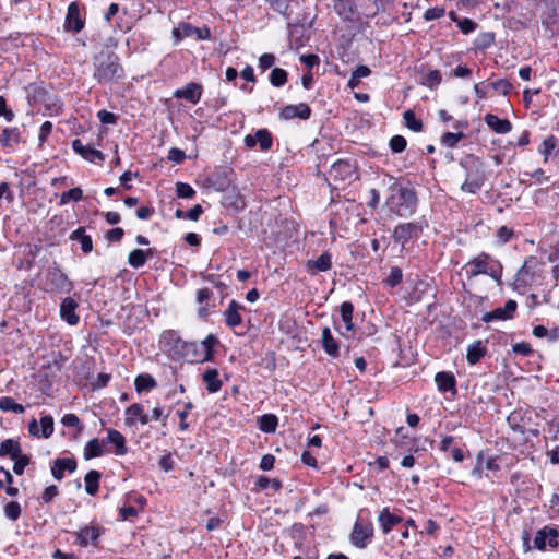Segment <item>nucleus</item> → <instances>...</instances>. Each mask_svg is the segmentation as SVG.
Listing matches in <instances>:
<instances>
[{
	"label": "nucleus",
	"mask_w": 559,
	"mask_h": 559,
	"mask_svg": "<svg viewBox=\"0 0 559 559\" xmlns=\"http://www.w3.org/2000/svg\"><path fill=\"white\" fill-rule=\"evenodd\" d=\"M93 78L99 84L118 83L124 78L119 57L111 51H102L93 59Z\"/></svg>",
	"instance_id": "1"
},
{
	"label": "nucleus",
	"mask_w": 559,
	"mask_h": 559,
	"mask_svg": "<svg viewBox=\"0 0 559 559\" xmlns=\"http://www.w3.org/2000/svg\"><path fill=\"white\" fill-rule=\"evenodd\" d=\"M468 280L479 275L489 276L498 285L502 284L503 266L501 262L487 252H480L462 267Z\"/></svg>",
	"instance_id": "2"
},
{
	"label": "nucleus",
	"mask_w": 559,
	"mask_h": 559,
	"mask_svg": "<svg viewBox=\"0 0 559 559\" xmlns=\"http://www.w3.org/2000/svg\"><path fill=\"white\" fill-rule=\"evenodd\" d=\"M390 190L392 193L386 203L395 215L409 217L417 211L418 197L414 188L394 182L390 186Z\"/></svg>",
	"instance_id": "3"
},
{
	"label": "nucleus",
	"mask_w": 559,
	"mask_h": 559,
	"mask_svg": "<svg viewBox=\"0 0 559 559\" xmlns=\"http://www.w3.org/2000/svg\"><path fill=\"white\" fill-rule=\"evenodd\" d=\"M460 165L465 170V180L461 185V191L471 194L477 193L487 180L484 163L477 157L468 156Z\"/></svg>",
	"instance_id": "4"
},
{
	"label": "nucleus",
	"mask_w": 559,
	"mask_h": 559,
	"mask_svg": "<svg viewBox=\"0 0 559 559\" xmlns=\"http://www.w3.org/2000/svg\"><path fill=\"white\" fill-rule=\"evenodd\" d=\"M427 226L425 219L402 223L395 226L392 237L396 243L404 247L411 239H417Z\"/></svg>",
	"instance_id": "5"
},
{
	"label": "nucleus",
	"mask_w": 559,
	"mask_h": 559,
	"mask_svg": "<svg viewBox=\"0 0 559 559\" xmlns=\"http://www.w3.org/2000/svg\"><path fill=\"white\" fill-rule=\"evenodd\" d=\"M167 335L170 340L175 341L174 348L180 350L182 356L190 358L191 361L203 362L202 359H199L202 357L200 344L197 342L183 341L179 338L174 331H168Z\"/></svg>",
	"instance_id": "6"
},
{
	"label": "nucleus",
	"mask_w": 559,
	"mask_h": 559,
	"mask_svg": "<svg viewBox=\"0 0 559 559\" xmlns=\"http://www.w3.org/2000/svg\"><path fill=\"white\" fill-rule=\"evenodd\" d=\"M84 25L85 22L80 14V5L76 1H72L68 5L63 27L67 32L79 33L84 28Z\"/></svg>",
	"instance_id": "7"
},
{
	"label": "nucleus",
	"mask_w": 559,
	"mask_h": 559,
	"mask_svg": "<svg viewBox=\"0 0 559 559\" xmlns=\"http://www.w3.org/2000/svg\"><path fill=\"white\" fill-rule=\"evenodd\" d=\"M547 546L556 548L558 546V532L557 530L544 526L537 531L534 537V547L538 550H546Z\"/></svg>",
	"instance_id": "8"
},
{
	"label": "nucleus",
	"mask_w": 559,
	"mask_h": 559,
	"mask_svg": "<svg viewBox=\"0 0 559 559\" xmlns=\"http://www.w3.org/2000/svg\"><path fill=\"white\" fill-rule=\"evenodd\" d=\"M311 116V108L306 103H299L296 105H287L280 110L278 117L281 120H292L299 118L301 120H308Z\"/></svg>",
	"instance_id": "9"
},
{
	"label": "nucleus",
	"mask_w": 559,
	"mask_h": 559,
	"mask_svg": "<svg viewBox=\"0 0 559 559\" xmlns=\"http://www.w3.org/2000/svg\"><path fill=\"white\" fill-rule=\"evenodd\" d=\"M259 143L261 151H269L272 147L273 139L267 129H259L254 134L245 136V144L249 148H253Z\"/></svg>",
	"instance_id": "10"
},
{
	"label": "nucleus",
	"mask_w": 559,
	"mask_h": 559,
	"mask_svg": "<svg viewBox=\"0 0 559 559\" xmlns=\"http://www.w3.org/2000/svg\"><path fill=\"white\" fill-rule=\"evenodd\" d=\"M47 280L51 289L59 293H69L72 288V284L68 280L67 275L58 267L48 272Z\"/></svg>",
	"instance_id": "11"
},
{
	"label": "nucleus",
	"mask_w": 559,
	"mask_h": 559,
	"mask_svg": "<svg viewBox=\"0 0 559 559\" xmlns=\"http://www.w3.org/2000/svg\"><path fill=\"white\" fill-rule=\"evenodd\" d=\"M72 148L76 154L91 163H103L105 160L103 152L92 147L91 145H84L79 139L72 141Z\"/></svg>",
	"instance_id": "12"
},
{
	"label": "nucleus",
	"mask_w": 559,
	"mask_h": 559,
	"mask_svg": "<svg viewBox=\"0 0 559 559\" xmlns=\"http://www.w3.org/2000/svg\"><path fill=\"white\" fill-rule=\"evenodd\" d=\"M202 85L199 83H188L185 87L178 88L174 92V97L185 99L191 104H198L202 96Z\"/></svg>",
	"instance_id": "13"
},
{
	"label": "nucleus",
	"mask_w": 559,
	"mask_h": 559,
	"mask_svg": "<svg viewBox=\"0 0 559 559\" xmlns=\"http://www.w3.org/2000/svg\"><path fill=\"white\" fill-rule=\"evenodd\" d=\"M373 537L372 526H353L349 539L357 548H365Z\"/></svg>",
	"instance_id": "14"
},
{
	"label": "nucleus",
	"mask_w": 559,
	"mask_h": 559,
	"mask_svg": "<svg viewBox=\"0 0 559 559\" xmlns=\"http://www.w3.org/2000/svg\"><path fill=\"white\" fill-rule=\"evenodd\" d=\"M103 443L111 444L115 448L114 453L118 456H123L128 453L127 440L124 436L116 429H107V437L103 440Z\"/></svg>",
	"instance_id": "15"
},
{
	"label": "nucleus",
	"mask_w": 559,
	"mask_h": 559,
	"mask_svg": "<svg viewBox=\"0 0 559 559\" xmlns=\"http://www.w3.org/2000/svg\"><path fill=\"white\" fill-rule=\"evenodd\" d=\"M79 305L72 297H67L60 305V317L70 325H76L79 323V316L75 310Z\"/></svg>",
	"instance_id": "16"
},
{
	"label": "nucleus",
	"mask_w": 559,
	"mask_h": 559,
	"mask_svg": "<svg viewBox=\"0 0 559 559\" xmlns=\"http://www.w3.org/2000/svg\"><path fill=\"white\" fill-rule=\"evenodd\" d=\"M332 267V254L330 252L322 253L316 260H308L305 269L310 275H316L319 272H326Z\"/></svg>",
	"instance_id": "17"
},
{
	"label": "nucleus",
	"mask_w": 559,
	"mask_h": 559,
	"mask_svg": "<svg viewBox=\"0 0 559 559\" xmlns=\"http://www.w3.org/2000/svg\"><path fill=\"white\" fill-rule=\"evenodd\" d=\"M243 309V305L239 304L236 300H231L227 309L223 312L225 323L229 328L239 326L242 323V317L240 314V311Z\"/></svg>",
	"instance_id": "18"
},
{
	"label": "nucleus",
	"mask_w": 559,
	"mask_h": 559,
	"mask_svg": "<svg viewBox=\"0 0 559 559\" xmlns=\"http://www.w3.org/2000/svg\"><path fill=\"white\" fill-rule=\"evenodd\" d=\"M76 469V461L72 457L57 459L51 467V474L57 480L64 477V472L73 473Z\"/></svg>",
	"instance_id": "19"
},
{
	"label": "nucleus",
	"mask_w": 559,
	"mask_h": 559,
	"mask_svg": "<svg viewBox=\"0 0 559 559\" xmlns=\"http://www.w3.org/2000/svg\"><path fill=\"white\" fill-rule=\"evenodd\" d=\"M355 174V165L348 159L336 160L331 168V175L336 179L345 180Z\"/></svg>",
	"instance_id": "20"
},
{
	"label": "nucleus",
	"mask_w": 559,
	"mask_h": 559,
	"mask_svg": "<svg viewBox=\"0 0 559 559\" xmlns=\"http://www.w3.org/2000/svg\"><path fill=\"white\" fill-rule=\"evenodd\" d=\"M435 381L440 392L456 394V380L452 372L440 371L436 374Z\"/></svg>",
	"instance_id": "21"
},
{
	"label": "nucleus",
	"mask_w": 559,
	"mask_h": 559,
	"mask_svg": "<svg viewBox=\"0 0 559 559\" xmlns=\"http://www.w3.org/2000/svg\"><path fill=\"white\" fill-rule=\"evenodd\" d=\"M485 123L498 134H507L512 130V123L508 119H501L493 114L484 117Z\"/></svg>",
	"instance_id": "22"
},
{
	"label": "nucleus",
	"mask_w": 559,
	"mask_h": 559,
	"mask_svg": "<svg viewBox=\"0 0 559 559\" xmlns=\"http://www.w3.org/2000/svg\"><path fill=\"white\" fill-rule=\"evenodd\" d=\"M321 342L324 352L331 357L340 356V345L338 342L333 337L330 328L325 326L322 330Z\"/></svg>",
	"instance_id": "23"
},
{
	"label": "nucleus",
	"mask_w": 559,
	"mask_h": 559,
	"mask_svg": "<svg viewBox=\"0 0 559 559\" xmlns=\"http://www.w3.org/2000/svg\"><path fill=\"white\" fill-rule=\"evenodd\" d=\"M99 535L97 526H84L76 533L75 542L84 547L88 544L95 545Z\"/></svg>",
	"instance_id": "24"
},
{
	"label": "nucleus",
	"mask_w": 559,
	"mask_h": 559,
	"mask_svg": "<svg viewBox=\"0 0 559 559\" xmlns=\"http://www.w3.org/2000/svg\"><path fill=\"white\" fill-rule=\"evenodd\" d=\"M21 141V131L17 127L2 129L0 135L1 146L12 148L20 144Z\"/></svg>",
	"instance_id": "25"
},
{
	"label": "nucleus",
	"mask_w": 559,
	"mask_h": 559,
	"mask_svg": "<svg viewBox=\"0 0 559 559\" xmlns=\"http://www.w3.org/2000/svg\"><path fill=\"white\" fill-rule=\"evenodd\" d=\"M22 448L17 440L5 439L0 443V456H9L11 460L17 459L22 454Z\"/></svg>",
	"instance_id": "26"
},
{
	"label": "nucleus",
	"mask_w": 559,
	"mask_h": 559,
	"mask_svg": "<svg viewBox=\"0 0 559 559\" xmlns=\"http://www.w3.org/2000/svg\"><path fill=\"white\" fill-rule=\"evenodd\" d=\"M181 31L187 37L195 36L199 40H209L211 38V31L206 25L195 27L188 22H181Z\"/></svg>",
	"instance_id": "27"
},
{
	"label": "nucleus",
	"mask_w": 559,
	"mask_h": 559,
	"mask_svg": "<svg viewBox=\"0 0 559 559\" xmlns=\"http://www.w3.org/2000/svg\"><path fill=\"white\" fill-rule=\"evenodd\" d=\"M218 370L215 368L206 369L202 374V380L210 393H216L222 388V381L218 378Z\"/></svg>",
	"instance_id": "28"
},
{
	"label": "nucleus",
	"mask_w": 559,
	"mask_h": 559,
	"mask_svg": "<svg viewBox=\"0 0 559 559\" xmlns=\"http://www.w3.org/2000/svg\"><path fill=\"white\" fill-rule=\"evenodd\" d=\"M218 338L209 334L203 341L200 343V347L202 350V361H213L214 360V347L218 344Z\"/></svg>",
	"instance_id": "29"
},
{
	"label": "nucleus",
	"mask_w": 559,
	"mask_h": 559,
	"mask_svg": "<svg viewBox=\"0 0 559 559\" xmlns=\"http://www.w3.org/2000/svg\"><path fill=\"white\" fill-rule=\"evenodd\" d=\"M70 240L80 242L81 249L84 253H90L93 250V241L91 236L86 235L84 227H79L70 234Z\"/></svg>",
	"instance_id": "30"
},
{
	"label": "nucleus",
	"mask_w": 559,
	"mask_h": 559,
	"mask_svg": "<svg viewBox=\"0 0 559 559\" xmlns=\"http://www.w3.org/2000/svg\"><path fill=\"white\" fill-rule=\"evenodd\" d=\"M542 263L538 261L536 257H528L525 259L523 265L518 271V280L522 281L524 283L527 282V276H531L534 274L535 270L540 266Z\"/></svg>",
	"instance_id": "31"
},
{
	"label": "nucleus",
	"mask_w": 559,
	"mask_h": 559,
	"mask_svg": "<svg viewBox=\"0 0 559 559\" xmlns=\"http://www.w3.org/2000/svg\"><path fill=\"white\" fill-rule=\"evenodd\" d=\"M381 0H355V5L359 12L367 16H374L380 11Z\"/></svg>",
	"instance_id": "32"
},
{
	"label": "nucleus",
	"mask_w": 559,
	"mask_h": 559,
	"mask_svg": "<svg viewBox=\"0 0 559 559\" xmlns=\"http://www.w3.org/2000/svg\"><path fill=\"white\" fill-rule=\"evenodd\" d=\"M487 353L485 346H483L481 341H475L467 348L466 360L469 365L477 364Z\"/></svg>",
	"instance_id": "33"
},
{
	"label": "nucleus",
	"mask_w": 559,
	"mask_h": 559,
	"mask_svg": "<svg viewBox=\"0 0 559 559\" xmlns=\"http://www.w3.org/2000/svg\"><path fill=\"white\" fill-rule=\"evenodd\" d=\"M103 441L100 442L97 438H94L86 442L84 447L83 456L85 460H92L94 457L102 456L104 454V449L102 447Z\"/></svg>",
	"instance_id": "34"
},
{
	"label": "nucleus",
	"mask_w": 559,
	"mask_h": 559,
	"mask_svg": "<svg viewBox=\"0 0 559 559\" xmlns=\"http://www.w3.org/2000/svg\"><path fill=\"white\" fill-rule=\"evenodd\" d=\"M100 476H102L100 473L98 471H95V469L90 471L85 475V477H84L85 491L88 495L94 496L95 493H97V491L99 489Z\"/></svg>",
	"instance_id": "35"
},
{
	"label": "nucleus",
	"mask_w": 559,
	"mask_h": 559,
	"mask_svg": "<svg viewBox=\"0 0 559 559\" xmlns=\"http://www.w3.org/2000/svg\"><path fill=\"white\" fill-rule=\"evenodd\" d=\"M278 418L274 414H264L259 418V429L265 433L275 432Z\"/></svg>",
	"instance_id": "36"
},
{
	"label": "nucleus",
	"mask_w": 559,
	"mask_h": 559,
	"mask_svg": "<svg viewBox=\"0 0 559 559\" xmlns=\"http://www.w3.org/2000/svg\"><path fill=\"white\" fill-rule=\"evenodd\" d=\"M45 115L53 117L62 112L63 104L57 96H48L44 102Z\"/></svg>",
	"instance_id": "37"
},
{
	"label": "nucleus",
	"mask_w": 559,
	"mask_h": 559,
	"mask_svg": "<svg viewBox=\"0 0 559 559\" xmlns=\"http://www.w3.org/2000/svg\"><path fill=\"white\" fill-rule=\"evenodd\" d=\"M156 385V380L148 373H141L134 380V386L138 392L152 390Z\"/></svg>",
	"instance_id": "38"
},
{
	"label": "nucleus",
	"mask_w": 559,
	"mask_h": 559,
	"mask_svg": "<svg viewBox=\"0 0 559 559\" xmlns=\"http://www.w3.org/2000/svg\"><path fill=\"white\" fill-rule=\"evenodd\" d=\"M340 311H341L342 320L345 323V330L353 331L354 326H355L354 322H353V312H354L353 304L350 301L342 302Z\"/></svg>",
	"instance_id": "39"
},
{
	"label": "nucleus",
	"mask_w": 559,
	"mask_h": 559,
	"mask_svg": "<svg viewBox=\"0 0 559 559\" xmlns=\"http://www.w3.org/2000/svg\"><path fill=\"white\" fill-rule=\"evenodd\" d=\"M0 409L2 412H12L15 414L24 413V406L16 403L11 396H2L0 399Z\"/></svg>",
	"instance_id": "40"
},
{
	"label": "nucleus",
	"mask_w": 559,
	"mask_h": 559,
	"mask_svg": "<svg viewBox=\"0 0 559 559\" xmlns=\"http://www.w3.org/2000/svg\"><path fill=\"white\" fill-rule=\"evenodd\" d=\"M143 406L139 403L131 404L126 409V418L124 424L128 427H132L135 425V419L139 418L140 415H142Z\"/></svg>",
	"instance_id": "41"
},
{
	"label": "nucleus",
	"mask_w": 559,
	"mask_h": 559,
	"mask_svg": "<svg viewBox=\"0 0 559 559\" xmlns=\"http://www.w3.org/2000/svg\"><path fill=\"white\" fill-rule=\"evenodd\" d=\"M265 2L278 14L286 17L290 15V0H265Z\"/></svg>",
	"instance_id": "42"
},
{
	"label": "nucleus",
	"mask_w": 559,
	"mask_h": 559,
	"mask_svg": "<svg viewBox=\"0 0 559 559\" xmlns=\"http://www.w3.org/2000/svg\"><path fill=\"white\" fill-rule=\"evenodd\" d=\"M557 146V139L554 135H549L544 139L538 147V153L544 156V162H547L548 157L552 154Z\"/></svg>",
	"instance_id": "43"
},
{
	"label": "nucleus",
	"mask_w": 559,
	"mask_h": 559,
	"mask_svg": "<svg viewBox=\"0 0 559 559\" xmlns=\"http://www.w3.org/2000/svg\"><path fill=\"white\" fill-rule=\"evenodd\" d=\"M403 118H404L405 126L409 130L415 131V132H419L423 130V128H424L423 121L420 119L416 118L415 112L413 110H411V109L406 110L403 114Z\"/></svg>",
	"instance_id": "44"
},
{
	"label": "nucleus",
	"mask_w": 559,
	"mask_h": 559,
	"mask_svg": "<svg viewBox=\"0 0 559 559\" xmlns=\"http://www.w3.org/2000/svg\"><path fill=\"white\" fill-rule=\"evenodd\" d=\"M288 73L282 68H274L270 73V83L275 87H281L286 84Z\"/></svg>",
	"instance_id": "45"
},
{
	"label": "nucleus",
	"mask_w": 559,
	"mask_h": 559,
	"mask_svg": "<svg viewBox=\"0 0 559 559\" xmlns=\"http://www.w3.org/2000/svg\"><path fill=\"white\" fill-rule=\"evenodd\" d=\"M255 486L260 490L272 488L274 491H278L282 488V483L278 479H270L266 476H259L255 480Z\"/></svg>",
	"instance_id": "46"
},
{
	"label": "nucleus",
	"mask_w": 559,
	"mask_h": 559,
	"mask_svg": "<svg viewBox=\"0 0 559 559\" xmlns=\"http://www.w3.org/2000/svg\"><path fill=\"white\" fill-rule=\"evenodd\" d=\"M495 43V34L491 32H486L479 34L475 40L474 46L476 49L485 50L489 48Z\"/></svg>",
	"instance_id": "47"
},
{
	"label": "nucleus",
	"mask_w": 559,
	"mask_h": 559,
	"mask_svg": "<svg viewBox=\"0 0 559 559\" xmlns=\"http://www.w3.org/2000/svg\"><path fill=\"white\" fill-rule=\"evenodd\" d=\"M144 254V250L142 249L132 250L128 257L129 265L133 269L142 267L146 263Z\"/></svg>",
	"instance_id": "48"
},
{
	"label": "nucleus",
	"mask_w": 559,
	"mask_h": 559,
	"mask_svg": "<svg viewBox=\"0 0 559 559\" xmlns=\"http://www.w3.org/2000/svg\"><path fill=\"white\" fill-rule=\"evenodd\" d=\"M403 280L402 269L399 266H391L389 276L384 280V284L389 287L397 286Z\"/></svg>",
	"instance_id": "49"
},
{
	"label": "nucleus",
	"mask_w": 559,
	"mask_h": 559,
	"mask_svg": "<svg viewBox=\"0 0 559 559\" xmlns=\"http://www.w3.org/2000/svg\"><path fill=\"white\" fill-rule=\"evenodd\" d=\"M83 198V191L81 188H72L68 191H64L60 197V204L64 205L69 203L70 201H80Z\"/></svg>",
	"instance_id": "50"
},
{
	"label": "nucleus",
	"mask_w": 559,
	"mask_h": 559,
	"mask_svg": "<svg viewBox=\"0 0 559 559\" xmlns=\"http://www.w3.org/2000/svg\"><path fill=\"white\" fill-rule=\"evenodd\" d=\"M464 133L462 132H457V133H452V132H445L442 134L441 136V143L447 146V147H450V148H453L457 145V143L464 138Z\"/></svg>",
	"instance_id": "51"
},
{
	"label": "nucleus",
	"mask_w": 559,
	"mask_h": 559,
	"mask_svg": "<svg viewBox=\"0 0 559 559\" xmlns=\"http://www.w3.org/2000/svg\"><path fill=\"white\" fill-rule=\"evenodd\" d=\"M41 433L40 437L48 439L53 433V418L51 415H45L40 418Z\"/></svg>",
	"instance_id": "52"
},
{
	"label": "nucleus",
	"mask_w": 559,
	"mask_h": 559,
	"mask_svg": "<svg viewBox=\"0 0 559 559\" xmlns=\"http://www.w3.org/2000/svg\"><path fill=\"white\" fill-rule=\"evenodd\" d=\"M442 80L441 72L439 70H430L424 79L423 84L428 86L429 88L437 87Z\"/></svg>",
	"instance_id": "53"
},
{
	"label": "nucleus",
	"mask_w": 559,
	"mask_h": 559,
	"mask_svg": "<svg viewBox=\"0 0 559 559\" xmlns=\"http://www.w3.org/2000/svg\"><path fill=\"white\" fill-rule=\"evenodd\" d=\"M176 193L178 198L192 199L195 195V190L189 183L177 182Z\"/></svg>",
	"instance_id": "54"
},
{
	"label": "nucleus",
	"mask_w": 559,
	"mask_h": 559,
	"mask_svg": "<svg viewBox=\"0 0 559 559\" xmlns=\"http://www.w3.org/2000/svg\"><path fill=\"white\" fill-rule=\"evenodd\" d=\"M193 408V404L191 402H187L183 405V408L181 411L177 412V415L180 419L179 429L181 431H186L189 429V424L187 423V417L189 412Z\"/></svg>",
	"instance_id": "55"
},
{
	"label": "nucleus",
	"mask_w": 559,
	"mask_h": 559,
	"mask_svg": "<svg viewBox=\"0 0 559 559\" xmlns=\"http://www.w3.org/2000/svg\"><path fill=\"white\" fill-rule=\"evenodd\" d=\"M490 87L501 95L507 96L510 94L513 86L508 80L501 79L490 83Z\"/></svg>",
	"instance_id": "56"
},
{
	"label": "nucleus",
	"mask_w": 559,
	"mask_h": 559,
	"mask_svg": "<svg viewBox=\"0 0 559 559\" xmlns=\"http://www.w3.org/2000/svg\"><path fill=\"white\" fill-rule=\"evenodd\" d=\"M61 423L63 426L66 427H75L78 428V433H81L83 431V425H81V420L80 418L75 415V414H66L62 419H61Z\"/></svg>",
	"instance_id": "57"
},
{
	"label": "nucleus",
	"mask_w": 559,
	"mask_h": 559,
	"mask_svg": "<svg viewBox=\"0 0 559 559\" xmlns=\"http://www.w3.org/2000/svg\"><path fill=\"white\" fill-rule=\"evenodd\" d=\"M378 521L380 524H399L401 520L391 513L389 508H383L378 515Z\"/></svg>",
	"instance_id": "58"
},
{
	"label": "nucleus",
	"mask_w": 559,
	"mask_h": 559,
	"mask_svg": "<svg viewBox=\"0 0 559 559\" xmlns=\"http://www.w3.org/2000/svg\"><path fill=\"white\" fill-rule=\"evenodd\" d=\"M390 148L393 153H402L407 145L406 139L402 135H394L390 140Z\"/></svg>",
	"instance_id": "59"
},
{
	"label": "nucleus",
	"mask_w": 559,
	"mask_h": 559,
	"mask_svg": "<svg viewBox=\"0 0 559 559\" xmlns=\"http://www.w3.org/2000/svg\"><path fill=\"white\" fill-rule=\"evenodd\" d=\"M5 516L11 521H16L21 514V507L17 502L12 501L4 507Z\"/></svg>",
	"instance_id": "60"
},
{
	"label": "nucleus",
	"mask_w": 559,
	"mask_h": 559,
	"mask_svg": "<svg viewBox=\"0 0 559 559\" xmlns=\"http://www.w3.org/2000/svg\"><path fill=\"white\" fill-rule=\"evenodd\" d=\"M477 26H478L477 23L468 17H464V19H461L460 21H457V27L465 35L471 34L474 31H476Z\"/></svg>",
	"instance_id": "61"
},
{
	"label": "nucleus",
	"mask_w": 559,
	"mask_h": 559,
	"mask_svg": "<svg viewBox=\"0 0 559 559\" xmlns=\"http://www.w3.org/2000/svg\"><path fill=\"white\" fill-rule=\"evenodd\" d=\"M13 472L16 475H22L24 473L25 467L29 464L31 459L28 455L21 454L17 459H14Z\"/></svg>",
	"instance_id": "62"
},
{
	"label": "nucleus",
	"mask_w": 559,
	"mask_h": 559,
	"mask_svg": "<svg viewBox=\"0 0 559 559\" xmlns=\"http://www.w3.org/2000/svg\"><path fill=\"white\" fill-rule=\"evenodd\" d=\"M549 261L554 263L551 269L552 277L556 282H559V243L549 255Z\"/></svg>",
	"instance_id": "63"
},
{
	"label": "nucleus",
	"mask_w": 559,
	"mask_h": 559,
	"mask_svg": "<svg viewBox=\"0 0 559 559\" xmlns=\"http://www.w3.org/2000/svg\"><path fill=\"white\" fill-rule=\"evenodd\" d=\"M97 118L103 124H116L118 121V116L114 112L107 111L106 109H102L97 112Z\"/></svg>",
	"instance_id": "64"
}]
</instances>
